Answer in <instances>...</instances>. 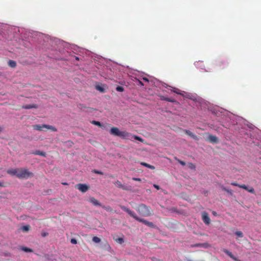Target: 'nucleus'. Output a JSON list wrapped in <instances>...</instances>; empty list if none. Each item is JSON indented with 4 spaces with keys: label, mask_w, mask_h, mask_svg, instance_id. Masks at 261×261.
I'll return each mask as SVG.
<instances>
[{
    "label": "nucleus",
    "mask_w": 261,
    "mask_h": 261,
    "mask_svg": "<svg viewBox=\"0 0 261 261\" xmlns=\"http://www.w3.org/2000/svg\"><path fill=\"white\" fill-rule=\"evenodd\" d=\"M7 173L11 175H15L19 179H28L33 176V172L25 168H18L15 169H10L7 171Z\"/></svg>",
    "instance_id": "obj_1"
},
{
    "label": "nucleus",
    "mask_w": 261,
    "mask_h": 261,
    "mask_svg": "<svg viewBox=\"0 0 261 261\" xmlns=\"http://www.w3.org/2000/svg\"><path fill=\"white\" fill-rule=\"evenodd\" d=\"M120 207L122 210L126 212L127 213H128L131 217L134 218L136 220L143 223L145 225L150 227H153L154 224L151 222H149L144 219L140 218L139 217H138L135 213L131 210H130L128 208L124 206H120Z\"/></svg>",
    "instance_id": "obj_2"
},
{
    "label": "nucleus",
    "mask_w": 261,
    "mask_h": 261,
    "mask_svg": "<svg viewBox=\"0 0 261 261\" xmlns=\"http://www.w3.org/2000/svg\"><path fill=\"white\" fill-rule=\"evenodd\" d=\"M137 211L142 216L148 217L151 215L152 210L150 207L147 206L144 204H139L136 208Z\"/></svg>",
    "instance_id": "obj_3"
},
{
    "label": "nucleus",
    "mask_w": 261,
    "mask_h": 261,
    "mask_svg": "<svg viewBox=\"0 0 261 261\" xmlns=\"http://www.w3.org/2000/svg\"><path fill=\"white\" fill-rule=\"evenodd\" d=\"M33 128L34 129L38 130L40 131L43 130V128H45L48 129H50L53 132H57V129L54 126L50 125H47V124H43L42 125H33Z\"/></svg>",
    "instance_id": "obj_4"
},
{
    "label": "nucleus",
    "mask_w": 261,
    "mask_h": 261,
    "mask_svg": "<svg viewBox=\"0 0 261 261\" xmlns=\"http://www.w3.org/2000/svg\"><path fill=\"white\" fill-rule=\"evenodd\" d=\"M216 65L220 69H224L228 65V62L225 60H219L217 61Z\"/></svg>",
    "instance_id": "obj_5"
},
{
    "label": "nucleus",
    "mask_w": 261,
    "mask_h": 261,
    "mask_svg": "<svg viewBox=\"0 0 261 261\" xmlns=\"http://www.w3.org/2000/svg\"><path fill=\"white\" fill-rule=\"evenodd\" d=\"M202 219L203 221L206 224H209L211 222V219L208 216V215L206 212H203L202 214Z\"/></svg>",
    "instance_id": "obj_6"
},
{
    "label": "nucleus",
    "mask_w": 261,
    "mask_h": 261,
    "mask_svg": "<svg viewBox=\"0 0 261 261\" xmlns=\"http://www.w3.org/2000/svg\"><path fill=\"white\" fill-rule=\"evenodd\" d=\"M76 186L77 189L83 193L86 192L89 189V187L86 184H80L77 185Z\"/></svg>",
    "instance_id": "obj_7"
},
{
    "label": "nucleus",
    "mask_w": 261,
    "mask_h": 261,
    "mask_svg": "<svg viewBox=\"0 0 261 261\" xmlns=\"http://www.w3.org/2000/svg\"><path fill=\"white\" fill-rule=\"evenodd\" d=\"M120 132L121 131L116 127H113L110 129V134L116 136H119Z\"/></svg>",
    "instance_id": "obj_8"
},
{
    "label": "nucleus",
    "mask_w": 261,
    "mask_h": 261,
    "mask_svg": "<svg viewBox=\"0 0 261 261\" xmlns=\"http://www.w3.org/2000/svg\"><path fill=\"white\" fill-rule=\"evenodd\" d=\"M131 136V134L126 131H121L119 137L123 139H130Z\"/></svg>",
    "instance_id": "obj_9"
},
{
    "label": "nucleus",
    "mask_w": 261,
    "mask_h": 261,
    "mask_svg": "<svg viewBox=\"0 0 261 261\" xmlns=\"http://www.w3.org/2000/svg\"><path fill=\"white\" fill-rule=\"evenodd\" d=\"M89 201L95 206H101L100 203L94 197H90Z\"/></svg>",
    "instance_id": "obj_10"
},
{
    "label": "nucleus",
    "mask_w": 261,
    "mask_h": 261,
    "mask_svg": "<svg viewBox=\"0 0 261 261\" xmlns=\"http://www.w3.org/2000/svg\"><path fill=\"white\" fill-rule=\"evenodd\" d=\"M240 188L245 189L251 193L254 194V193H255L254 190L252 187H250V188H248L247 187V186L244 184L241 185V186H240Z\"/></svg>",
    "instance_id": "obj_11"
},
{
    "label": "nucleus",
    "mask_w": 261,
    "mask_h": 261,
    "mask_svg": "<svg viewBox=\"0 0 261 261\" xmlns=\"http://www.w3.org/2000/svg\"><path fill=\"white\" fill-rule=\"evenodd\" d=\"M115 185L118 188H121L124 190H127L128 189L124 186L122 184V183L118 180L115 181Z\"/></svg>",
    "instance_id": "obj_12"
},
{
    "label": "nucleus",
    "mask_w": 261,
    "mask_h": 261,
    "mask_svg": "<svg viewBox=\"0 0 261 261\" xmlns=\"http://www.w3.org/2000/svg\"><path fill=\"white\" fill-rule=\"evenodd\" d=\"M184 132H185V133L187 135L189 136L192 138H193V139H194L195 140H197L198 139L197 136L196 135H195L194 133L191 132V131H190L189 130L185 129V130H184Z\"/></svg>",
    "instance_id": "obj_13"
},
{
    "label": "nucleus",
    "mask_w": 261,
    "mask_h": 261,
    "mask_svg": "<svg viewBox=\"0 0 261 261\" xmlns=\"http://www.w3.org/2000/svg\"><path fill=\"white\" fill-rule=\"evenodd\" d=\"M208 140L212 143H217L218 142V138L213 135H209Z\"/></svg>",
    "instance_id": "obj_14"
},
{
    "label": "nucleus",
    "mask_w": 261,
    "mask_h": 261,
    "mask_svg": "<svg viewBox=\"0 0 261 261\" xmlns=\"http://www.w3.org/2000/svg\"><path fill=\"white\" fill-rule=\"evenodd\" d=\"M32 153L35 155H39L43 156H46V153L45 152L40 151L39 150H36L35 151L32 152Z\"/></svg>",
    "instance_id": "obj_15"
},
{
    "label": "nucleus",
    "mask_w": 261,
    "mask_h": 261,
    "mask_svg": "<svg viewBox=\"0 0 261 261\" xmlns=\"http://www.w3.org/2000/svg\"><path fill=\"white\" fill-rule=\"evenodd\" d=\"M37 105L36 104H33V105H25V106H23L22 107V108L23 109H32V108H37Z\"/></svg>",
    "instance_id": "obj_16"
},
{
    "label": "nucleus",
    "mask_w": 261,
    "mask_h": 261,
    "mask_svg": "<svg viewBox=\"0 0 261 261\" xmlns=\"http://www.w3.org/2000/svg\"><path fill=\"white\" fill-rule=\"evenodd\" d=\"M224 252L227 254L230 258H232L234 260H237V259L233 255L232 253L227 250L224 249L223 250Z\"/></svg>",
    "instance_id": "obj_17"
},
{
    "label": "nucleus",
    "mask_w": 261,
    "mask_h": 261,
    "mask_svg": "<svg viewBox=\"0 0 261 261\" xmlns=\"http://www.w3.org/2000/svg\"><path fill=\"white\" fill-rule=\"evenodd\" d=\"M172 91L174 92V93H175L177 94H179V95H183V93H182V91L177 89V88H173V90H172Z\"/></svg>",
    "instance_id": "obj_18"
},
{
    "label": "nucleus",
    "mask_w": 261,
    "mask_h": 261,
    "mask_svg": "<svg viewBox=\"0 0 261 261\" xmlns=\"http://www.w3.org/2000/svg\"><path fill=\"white\" fill-rule=\"evenodd\" d=\"M141 164L145 167H148L151 169H154L155 167L153 166L150 165L147 163L142 162Z\"/></svg>",
    "instance_id": "obj_19"
},
{
    "label": "nucleus",
    "mask_w": 261,
    "mask_h": 261,
    "mask_svg": "<svg viewBox=\"0 0 261 261\" xmlns=\"http://www.w3.org/2000/svg\"><path fill=\"white\" fill-rule=\"evenodd\" d=\"M8 65L11 67H15L16 66V63L15 61L10 60L8 62Z\"/></svg>",
    "instance_id": "obj_20"
},
{
    "label": "nucleus",
    "mask_w": 261,
    "mask_h": 261,
    "mask_svg": "<svg viewBox=\"0 0 261 261\" xmlns=\"http://www.w3.org/2000/svg\"><path fill=\"white\" fill-rule=\"evenodd\" d=\"M21 250L24 251V252H33V250L32 249L28 248V247H21Z\"/></svg>",
    "instance_id": "obj_21"
},
{
    "label": "nucleus",
    "mask_w": 261,
    "mask_h": 261,
    "mask_svg": "<svg viewBox=\"0 0 261 261\" xmlns=\"http://www.w3.org/2000/svg\"><path fill=\"white\" fill-rule=\"evenodd\" d=\"M92 241L95 243H99L100 242L101 239L97 237H94L92 238Z\"/></svg>",
    "instance_id": "obj_22"
},
{
    "label": "nucleus",
    "mask_w": 261,
    "mask_h": 261,
    "mask_svg": "<svg viewBox=\"0 0 261 261\" xmlns=\"http://www.w3.org/2000/svg\"><path fill=\"white\" fill-rule=\"evenodd\" d=\"M208 246H209V245L207 243L196 244L194 245L195 247H206Z\"/></svg>",
    "instance_id": "obj_23"
},
{
    "label": "nucleus",
    "mask_w": 261,
    "mask_h": 261,
    "mask_svg": "<svg viewBox=\"0 0 261 261\" xmlns=\"http://www.w3.org/2000/svg\"><path fill=\"white\" fill-rule=\"evenodd\" d=\"M115 241L120 244H122L124 242L123 239L122 238H119L115 239Z\"/></svg>",
    "instance_id": "obj_24"
},
{
    "label": "nucleus",
    "mask_w": 261,
    "mask_h": 261,
    "mask_svg": "<svg viewBox=\"0 0 261 261\" xmlns=\"http://www.w3.org/2000/svg\"><path fill=\"white\" fill-rule=\"evenodd\" d=\"M103 209H105L106 211L108 212H112L113 210L110 206H102Z\"/></svg>",
    "instance_id": "obj_25"
},
{
    "label": "nucleus",
    "mask_w": 261,
    "mask_h": 261,
    "mask_svg": "<svg viewBox=\"0 0 261 261\" xmlns=\"http://www.w3.org/2000/svg\"><path fill=\"white\" fill-rule=\"evenodd\" d=\"M30 229V226L27 225V226H23L21 228V230L23 231H27Z\"/></svg>",
    "instance_id": "obj_26"
},
{
    "label": "nucleus",
    "mask_w": 261,
    "mask_h": 261,
    "mask_svg": "<svg viewBox=\"0 0 261 261\" xmlns=\"http://www.w3.org/2000/svg\"><path fill=\"white\" fill-rule=\"evenodd\" d=\"M235 234L239 237L242 238L243 237V234L241 231H237L235 232Z\"/></svg>",
    "instance_id": "obj_27"
},
{
    "label": "nucleus",
    "mask_w": 261,
    "mask_h": 261,
    "mask_svg": "<svg viewBox=\"0 0 261 261\" xmlns=\"http://www.w3.org/2000/svg\"><path fill=\"white\" fill-rule=\"evenodd\" d=\"M116 90L117 91H118V92H123L124 91V88L121 87V86H117L116 88Z\"/></svg>",
    "instance_id": "obj_28"
},
{
    "label": "nucleus",
    "mask_w": 261,
    "mask_h": 261,
    "mask_svg": "<svg viewBox=\"0 0 261 261\" xmlns=\"http://www.w3.org/2000/svg\"><path fill=\"white\" fill-rule=\"evenodd\" d=\"M188 165H189V167L190 169H193V170L195 169L196 167L194 164L190 163H189Z\"/></svg>",
    "instance_id": "obj_29"
},
{
    "label": "nucleus",
    "mask_w": 261,
    "mask_h": 261,
    "mask_svg": "<svg viewBox=\"0 0 261 261\" xmlns=\"http://www.w3.org/2000/svg\"><path fill=\"white\" fill-rule=\"evenodd\" d=\"M133 138H134L135 139L137 140L140 141V142H143V139L140 137H138L137 136H133Z\"/></svg>",
    "instance_id": "obj_30"
},
{
    "label": "nucleus",
    "mask_w": 261,
    "mask_h": 261,
    "mask_svg": "<svg viewBox=\"0 0 261 261\" xmlns=\"http://www.w3.org/2000/svg\"><path fill=\"white\" fill-rule=\"evenodd\" d=\"M92 123L96 125H97L99 126H101V124L100 122L99 121H93Z\"/></svg>",
    "instance_id": "obj_31"
},
{
    "label": "nucleus",
    "mask_w": 261,
    "mask_h": 261,
    "mask_svg": "<svg viewBox=\"0 0 261 261\" xmlns=\"http://www.w3.org/2000/svg\"><path fill=\"white\" fill-rule=\"evenodd\" d=\"M167 101L171 102H175L176 100L173 98L167 97Z\"/></svg>",
    "instance_id": "obj_32"
},
{
    "label": "nucleus",
    "mask_w": 261,
    "mask_h": 261,
    "mask_svg": "<svg viewBox=\"0 0 261 261\" xmlns=\"http://www.w3.org/2000/svg\"><path fill=\"white\" fill-rule=\"evenodd\" d=\"M93 172H94L95 173H96V174L103 175V173L101 171H99V170H95V169L93 171Z\"/></svg>",
    "instance_id": "obj_33"
},
{
    "label": "nucleus",
    "mask_w": 261,
    "mask_h": 261,
    "mask_svg": "<svg viewBox=\"0 0 261 261\" xmlns=\"http://www.w3.org/2000/svg\"><path fill=\"white\" fill-rule=\"evenodd\" d=\"M159 97H160V99H161V100H165V101H167V97H165L164 96H163V95H159Z\"/></svg>",
    "instance_id": "obj_34"
},
{
    "label": "nucleus",
    "mask_w": 261,
    "mask_h": 261,
    "mask_svg": "<svg viewBox=\"0 0 261 261\" xmlns=\"http://www.w3.org/2000/svg\"><path fill=\"white\" fill-rule=\"evenodd\" d=\"M70 242L72 244H77L76 240L75 239H74V238L71 239Z\"/></svg>",
    "instance_id": "obj_35"
},
{
    "label": "nucleus",
    "mask_w": 261,
    "mask_h": 261,
    "mask_svg": "<svg viewBox=\"0 0 261 261\" xmlns=\"http://www.w3.org/2000/svg\"><path fill=\"white\" fill-rule=\"evenodd\" d=\"M132 179L135 181H139V182L141 181V179L140 178L133 177Z\"/></svg>",
    "instance_id": "obj_36"
},
{
    "label": "nucleus",
    "mask_w": 261,
    "mask_h": 261,
    "mask_svg": "<svg viewBox=\"0 0 261 261\" xmlns=\"http://www.w3.org/2000/svg\"><path fill=\"white\" fill-rule=\"evenodd\" d=\"M178 162L179 163H180L182 166H185L186 163L182 161H181L180 160H178Z\"/></svg>",
    "instance_id": "obj_37"
},
{
    "label": "nucleus",
    "mask_w": 261,
    "mask_h": 261,
    "mask_svg": "<svg viewBox=\"0 0 261 261\" xmlns=\"http://www.w3.org/2000/svg\"><path fill=\"white\" fill-rule=\"evenodd\" d=\"M231 185H233V186H237V187H240V186H241V185H239L236 182H232L231 184Z\"/></svg>",
    "instance_id": "obj_38"
},
{
    "label": "nucleus",
    "mask_w": 261,
    "mask_h": 261,
    "mask_svg": "<svg viewBox=\"0 0 261 261\" xmlns=\"http://www.w3.org/2000/svg\"><path fill=\"white\" fill-rule=\"evenodd\" d=\"M96 89H97V90H99L100 91H102V92L103 91V89L101 87H99V86L96 87Z\"/></svg>",
    "instance_id": "obj_39"
},
{
    "label": "nucleus",
    "mask_w": 261,
    "mask_h": 261,
    "mask_svg": "<svg viewBox=\"0 0 261 261\" xmlns=\"http://www.w3.org/2000/svg\"><path fill=\"white\" fill-rule=\"evenodd\" d=\"M143 80L145 81V82H147V83L149 82V80L147 78H146V77H143Z\"/></svg>",
    "instance_id": "obj_40"
},
{
    "label": "nucleus",
    "mask_w": 261,
    "mask_h": 261,
    "mask_svg": "<svg viewBox=\"0 0 261 261\" xmlns=\"http://www.w3.org/2000/svg\"><path fill=\"white\" fill-rule=\"evenodd\" d=\"M153 187L156 188L157 190H159L160 189V187L158 186V185H153Z\"/></svg>",
    "instance_id": "obj_41"
},
{
    "label": "nucleus",
    "mask_w": 261,
    "mask_h": 261,
    "mask_svg": "<svg viewBox=\"0 0 261 261\" xmlns=\"http://www.w3.org/2000/svg\"><path fill=\"white\" fill-rule=\"evenodd\" d=\"M158 259L155 257H153L151 258V260L153 261H158Z\"/></svg>",
    "instance_id": "obj_42"
},
{
    "label": "nucleus",
    "mask_w": 261,
    "mask_h": 261,
    "mask_svg": "<svg viewBox=\"0 0 261 261\" xmlns=\"http://www.w3.org/2000/svg\"><path fill=\"white\" fill-rule=\"evenodd\" d=\"M0 187H4V182L0 181Z\"/></svg>",
    "instance_id": "obj_43"
},
{
    "label": "nucleus",
    "mask_w": 261,
    "mask_h": 261,
    "mask_svg": "<svg viewBox=\"0 0 261 261\" xmlns=\"http://www.w3.org/2000/svg\"><path fill=\"white\" fill-rule=\"evenodd\" d=\"M228 193H230V194H232V190H227V191Z\"/></svg>",
    "instance_id": "obj_44"
},
{
    "label": "nucleus",
    "mask_w": 261,
    "mask_h": 261,
    "mask_svg": "<svg viewBox=\"0 0 261 261\" xmlns=\"http://www.w3.org/2000/svg\"><path fill=\"white\" fill-rule=\"evenodd\" d=\"M222 189L223 190H225V191H227V189L225 187H224L222 186Z\"/></svg>",
    "instance_id": "obj_45"
},
{
    "label": "nucleus",
    "mask_w": 261,
    "mask_h": 261,
    "mask_svg": "<svg viewBox=\"0 0 261 261\" xmlns=\"http://www.w3.org/2000/svg\"><path fill=\"white\" fill-rule=\"evenodd\" d=\"M46 235H47V233H43V234H42V236L43 237H45Z\"/></svg>",
    "instance_id": "obj_46"
},
{
    "label": "nucleus",
    "mask_w": 261,
    "mask_h": 261,
    "mask_svg": "<svg viewBox=\"0 0 261 261\" xmlns=\"http://www.w3.org/2000/svg\"><path fill=\"white\" fill-rule=\"evenodd\" d=\"M3 131V127L0 126V133Z\"/></svg>",
    "instance_id": "obj_47"
},
{
    "label": "nucleus",
    "mask_w": 261,
    "mask_h": 261,
    "mask_svg": "<svg viewBox=\"0 0 261 261\" xmlns=\"http://www.w3.org/2000/svg\"><path fill=\"white\" fill-rule=\"evenodd\" d=\"M139 83L141 85H143V83L141 81H139Z\"/></svg>",
    "instance_id": "obj_48"
},
{
    "label": "nucleus",
    "mask_w": 261,
    "mask_h": 261,
    "mask_svg": "<svg viewBox=\"0 0 261 261\" xmlns=\"http://www.w3.org/2000/svg\"><path fill=\"white\" fill-rule=\"evenodd\" d=\"M216 214V212H213V214H214V215H215V214Z\"/></svg>",
    "instance_id": "obj_49"
},
{
    "label": "nucleus",
    "mask_w": 261,
    "mask_h": 261,
    "mask_svg": "<svg viewBox=\"0 0 261 261\" xmlns=\"http://www.w3.org/2000/svg\"><path fill=\"white\" fill-rule=\"evenodd\" d=\"M76 60H79V58L78 57H76Z\"/></svg>",
    "instance_id": "obj_50"
},
{
    "label": "nucleus",
    "mask_w": 261,
    "mask_h": 261,
    "mask_svg": "<svg viewBox=\"0 0 261 261\" xmlns=\"http://www.w3.org/2000/svg\"><path fill=\"white\" fill-rule=\"evenodd\" d=\"M158 261H163V260H161V259H158Z\"/></svg>",
    "instance_id": "obj_51"
},
{
    "label": "nucleus",
    "mask_w": 261,
    "mask_h": 261,
    "mask_svg": "<svg viewBox=\"0 0 261 261\" xmlns=\"http://www.w3.org/2000/svg\"><path fill=\"white\" fill-rule=\"evenodd\" d=\"M63 184L64 185H66L67 184L66 182H64Z\"/></svg>",
    "instance_id": "obj_52"
}]
</instances>
